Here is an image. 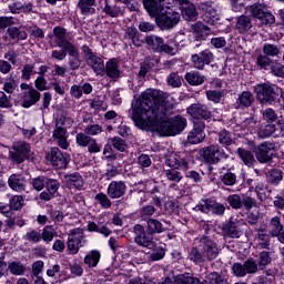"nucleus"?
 I'll return each mask as SVG.
<instances>
[{"mask_svg": "<svg viewBox=\"0 0 284 284\" xmlns=\"http://www.w3.org/2000/svg\"><path fill=\"white\" fill-rule=\"evenodd\" d=\"M174 106L158 90H146L132 103L131 119L140 130H155L163 136H174L170 116Z\"/></svg>", "mask_w": 284, "mask_h": 284, "instance_id": "1", "label": "nucleus"}, {"mask_svg": "<svg viewBox=\"0 0 284 284\" xmlns=\"http://www.w3.org/2000/svg\"><path fill=\"white\" fill-rule=\"evenodd\" d=\"M148 14L155 19L160 30H172L181 21V13L165 9V0H142Z\"/></svg>", "mask_w": 284, "mask_h": 284, "instance_id": "2", "label": "nucleus"}, {"mask_svg": "<svg viewBox=\"0 0 284 284\" xmlns=\"http://www.w3.org/2000/svg\"><path fill=\"white\" fill-rule=\"evenodd\" d=\"M254 92L261 105H272L278 99V87L275 84H257L254 87Z\"/></svg>", "mask_w": 284, "mask_h": 284, "instance_id": "3", "label": "nucleus"}, {"mask_svg": "<svg viewBox=\"0 0 284 284\" xmlns=\"http://www.w3.org/2000/svg\"><path fill=\"white\" fill-rule=\"evenodd\" d=\"M200 154L205 163L209 165H216L223 161V159H230V155L225 153V150L219 144H211L200 150Z\"/></svg>", "mask_w": 284, "mask_h": 284, "instance_id": "4", "label": "nucleus"}, {"mask_svg": "<svg viewBox=\"0 0 284 284\" xmlns=\"http://www.w3.org/2000/svg\"><path fill=\"white\" fill-rule=\"evenodd\" d=\"M134 243L140 247H145L146 250H154V235L145 231V226L141 224H135L133 226Z\"/></svg>", "mask_w": 284, "mask_h": 284, "instance_id": "5", "label": "nucleus"}, {"mask_svg": "<svg viewBox=\"0 0 284 284\" xmlns=\"http://www.w3.org/2000/svg\"><path fill=\"white\" fill-rule=\"evenodd\" d=\"M199 243L200 250H202L205 261L212 262L219 258V254H221V248L219 247V244L214 242V240L207 236H202L199 240Z\"/></svg>", "mask_w": 284, "mask_h": 284, "instance_id": "6", "label": "nucleus"}, {"mask_svg": "<svg viewBox=\"0 0 284 284\" xmlns=\"http://www.w3.org/2000/svg\"><path fill=\"white\" fill-rule=\"evenodd\" d=\"M85 245V234L82 229H73L68 234L67 247L70 254H79V250Z\"/></svg>", "mask_w": 284, "mask_h": 284, "instance_id": "7", "label": "nucleus"}, {"mask_svg": "<svg viewBox=\"0 0 284 284\" xmlns=\"http://www.w3.org/2000/svg\"><path fill=\"white\" fill-rule=\"evenodd\" d=\"M47 161L51 162L57 170H65L70 163V154L61 152L59 148H51L47 153Z\"/></svg>", "mask_w": 284, "mask_h": 284, "instance_id": "8", "label": "nucleus"}, {"mask_svg": "<svg viewBox=\"0 0 284 284\" xmlns=\"http://www.w3.org/2000/svg\"><path fill=\"white\" fill-rule=\"evenodd\" d=\"M258 163H272L274 160V144L272 142H263L253 150Z\"/></svg>", "mask_w": 284, "mask_h": 284, "instance_id": "9", "label": "nucleus"}, {"mask_svg": "<svg viewBox=\"0 0 284 284\" xmlns=\"http://www.w3.org/2000/svg\"><path fill=\"white\" fill-rule=\"evenodd\" d=\"M232 271L234 276H237L239 278H243V276H247V274H256L258 272V264H256V261L252 257L244 261V263H234L232 265Z\"/></svg>", "mask_w": 284, "mask_h": 284, "instance_id": "10", "label": "nucleus"}, {"mask_svg": "<svg viewBox=\"0 0 284 284\" xmlns=\"http://www.w3.org/2000/svg\"><path fill=\"white\" fill-rule=\"evenodd\" d=\"M187 114L192 116L193 119H204V121H207V119H212V112L205 104L201 103H193L187 109Z\"/></svg>", "mask_w": 284, "mask_h": 284, "instance_id": "11", "label": "nucleus"}, {"mask_svg": "<svg viewBox=\"0 0 284 284\" xmlns=\"http://www.w3.org/2000/svg\"><path fill=\"white\" fill-rule=\"evenodd\" d=\"M44 187L47 191L41 192L39 197L41 201H52L54 199V194L59 192V187H61V183L57 179L47 178V182Z\"/></svg>", "mask_w": 284, "mask_h": 284, "instance_id": "12", "label": "nucleus"}, {"mask_svg": "<svg viewBox=\"0 0 284 284\" xmlns=\"http://www.w3.org/2000/svg\"><path fill=\"white\" fill-rule=\"evenodd\" d=\"M251 14L254 19H258L265 24L274 23L275 21L274 14L265 11V9H263V4L255 3L251 6Z\"/></svg>", "mask_w": 284, "mask_h": 284, "instance_id": "13", "label": "nucleus"}, {"mask_svg": "<svg viewBox=\"0 0 284 284\" xmlns=\"http://www.w3.org/2000/svg\"><path fill=\"white\" fill-rule=\"evenodd\" d=\"M180 8L185 21H196L199 19L196 7L190 0H180Z\"/></svg>", "mask_w": 284, "mask_h": 284, "instance_id": "14", "label": "nucleus"}, {"mask_svg": "<svg viewBox=\"0 0 284 284\" xmlns=\"http://www.w3.org/2000/svg\"><path fill=\"white\" fill-rule=\"evenodd\" d=\"M164 162H165V165H168V168H170V169H180L183 171L189 170V163L185 161V159L181 158V155H179L174 152L165 155Z\"/></svg>", "mask_w": 284, "mask_h": 284, "instance_id": "15", "label": "nucleus"}, {"mask_svg": "<svg viewBox=\"0 0 284 284\" xmlns=\"http://www.w3.org/2000/svg\"><path fill=\"white\" fill-rule=\"evenodd\" d=\"M128 191V186L123 181H112L106 190V194L110 199H121V196L125 195Z\"/></svg>", "mask_w": 284, "mask_h": 284, "instance_id": "16", "label": "nucleus"}, {"mask_svg": "<svg viewBox=\"0 0 284 284\" xmlns=\"http://www.w3.org/2000/svg\"><path fill=\"white\" fill-rule=\"evenodd\" d=\"M41 101V93L36 89H29L21 95V105L22 108H32V105H37Z\"/></svg>", "mask_w": 284, "mask_h": 284, "instance_id": "17", "label": "nucleus"}, {"mask_svg": "<svg viewBox=\"0 0 284 284\" xmlns=\"http://www.w3.org/2000/svg\"><path fill=\"white\" fill-rule=\"evenodd\" d=\"M53 141L57 142V145H59L61 150H68V148H70V142H68V130L57 124L53 131Z\"/></svg>", "mask_w": 284, "mask_h": 284, "instance_id": "18", "label": "nucleus"}, {"mask_svg": "<svg viewBox=\"0 0 284 284\" xmlns=\"http://www.w3.org/2000/svg\"><path fill=\"white\" fill-rule=\"evenodd\" d=\"M69 54L68 65L69 70L75 71L81 68V53H79V48L74 44L64 49Z\"/></svg>", "mask_w": 284, "mask_h": 284, "instance_id": "19", "label": "nucleus"}, {"mask_svg": "<svg viewBox=\"0 0 284 284\" xmlns=\"http://www.w3.org/2000/svg\"><path fill=\"white\" fill-rule=\"evenodd\" d=\"M222 231L223 234H225V236H229L230 239H241V236L243 235L241 225H239V223L234 222L233 220L223 224Z\"/></svg>", "mask_w": 284, "mask_h": 284, "instance_id": "20", "label": "nucleus"}, {"mask_svg": "<svg viewBox=\"0 0 284 284\" xmlns=\"http://www.w3.org/2000/svg\"><path fill=\"white\" fill-rule=\"evenodd\" d=\"M26 178L21 174H12L9 176L8 185L13 190V192H26L27 185Z\"/></svg>", "mask_w": 284, "mask_h": 284, "instance_id": "21", "label": "nucleus"}, {"mask_svg": "<svg viewBox=\"0 0 284 284\" xmlns=\"http://www.w3.org/2000/svg\"><path fill=\"white\" fill-rule=\"evenodd\" d=\"M67 31L62 27H55L53 29V36L55 38V43L58 48H62V50H68V48H72V42L65 39Z\"/></svg>", "mask_w": 284, "mask_h": 284, "instance_id": "22", "label": "nucleus"}, {"mask_svg": "<svg viewBox=\"0 0 284 284\" xmlns=\"http://www.w3.org/2000/svg\"><path fill=\"white\" fill-rule=\"evenodd\" d=\"M124 37L136 48H141V45H143V36H141L135 27H128Z\"/></svg>", "mask_w": 284, "mask_h": 284, "instance_id": "23", "label": "nucleus"}, {"mask_svg": "<svg viewBox=\"0 0 284 284\" xmlns=\"http://www.w3.org/2000/svg\"><path fill=\"white\" fill-rule=\"evenodd\" d=\"M104 73H106V77H109V79H121V70L119 69V62H116V60L114 59L109 60L104 67Z\"/></svg>", "mask_w": 284, "mask_h": 284, "instance_id": "24", "label": "nucleus"}, {"mask_svg": "<svg viewBox=\"0 0 284 284\" xmlns=\"http://www.w3.org/2000/svg\"><path fill=\"white\" fill-rule=\"evenodd\" d=\"M87 65L100 75L105 74V63H103V59L98 55L89 58V60H87Z\"/></svg>", "mask_w": 284, "mask_h": 284, "instance_id": "25", "label": "nucleus"}, {"mask_svg": "<svg viewBox=\"0 0 284 284\" xmlns=\"http://www.w3.org/2000/svg\"><path fill=\"white\" fill-rule=\"evenodd\" d=\"M78 8L81 14H94L97 12V0H79Z\"/></svg>", "mask_w": 284, "mask_h": 284, "instance_id": "26", "label": "nucleus"}, {"mask_svg": "<svg viewBox=\"0 0 284 284\" xmlns=\"http://www.w3.org/2000/svg\"><path fill=\"white\" fill-rule=\"evenodd\" d=\"M235 28L240 34L250 32L252 30V18L250 16H240L236 20Z\"/></svg>", "mask_w": 284, "mask_h": 284, "instance_id": "27", "label": "nucleus"}, {"mask_svg": "<svg viewBox=\"0 0 284 284\" xmlns=\"http://www.w3.org/2000/svg\"><path fill=\"white\" fill-rule=\"evenodd\" d=\"M216 141L220 143L222 148H230V145H233L234 139H232V133L225 129L216 132Z\"/></svg>", "mask_w": 284, "mask_h": 284, "instance_id": "28", "label": "nucleus"}, {"mask_svg": "<svg viewBox=\"0 0 284 284\" xmlns=\"http://www.w3.org/2000/svg\"><path fill=\"white\" fill-rule=\"evenodd\" d=\"M145 230L146 232H149V234H152L153 236L154 234H163V232H165V227H163V223H161L156 219H149L146 222Z\"/></svg>", "mask_w": 284, "mask_h": 284, "instance_id": "29", "label": "nucleus"}, {"mask_svg": "<svg viewBox=\"0 0 284 284\" xmlns=\"http://www.w3.org/2000/svg\"><path fill=\"white\" fill-rule=\"evenodd\" d=\"M7 272L12 276H23L27 272L26 265L20 261H13L7 265Z\"/></svg>", "mask_w": 284, "mask_h": 284, "instance_id": "30", "label": "nucleus"}, {"mask_svg": "<svg viewBox=\"0 0 284 284\" xmlns=\"http://www.w3.org/2000/svg\"><path fill=\"white\" fill-rule=\"evenodd\" d=\"M7 34H9V38L11 41H26L28 39V33L26 30H22L21 28L18 27H10L7 30Z\"/></svg>", "mask_w": 284, "mask_h": 284, "instance_id": "31", "label": "nucleus"}, {"mask_svg": "<svg viewBox=\"0 0 284 284\" xmlns=\"http://www.w3.org/2000/svg\"><path fill=\"white\" fill-rule=\"evenodd\" d=\"M237 154L241 161L244 163V165H247V168H252L256 163V159H254V154L251 153V151L239 148Z\"/></svg>", "mask_w": 284, "mask_h": 284, "instance_id": "32", "label": "nucleus"}, {"mask_svg": "<svg viewBox=\"0 0 284 284\" xmlns=\"http://www.w3.org/2000/svg\"><path fill=\"white\" fill-rule=\"evenodd\" d=\"M163 42V38L159 36L151 34L145 37V43L153 50V52H161Z\"/></svg>", "mask_w": 284, "mask_h": 284, "instance_id": "33", "label": "nucleus"}, {"mask_svg": "<svg viewBox=\"0 0 284 284\" xmlns=\"http://www.w3.org/2000/svg\"><path fill=\"white\" fill-rule=\"evenodd\" d=\"M185 81L189 85H203L205 83V75L200 74L199 71H192L185 74Z\"/></svg>", "mask_w": 284, "mask_h": 284, "instance_id": "34", "label": "nucleus"}, {"mask_svg": "<svg viewBox=\"0 0 284 284\" xmlns=\"http://www.w3.org/2000/svg\"><path fill=\"white\" fill-rule=\"evenodd\" d=\"M171 123L173 125V134L176 136V134H181L187 128V119L178 115L173 120H171Z\"/></svg>", "mask_w": 284, "mask_h": 284, "instance_id": "35", "label": "nucleus"}, {"mask_svg": "<svg viewBox=\"0 0 284 284\" xmlns=\"http://www.w3.org/2000/svg\"><path fill=\"white\" fill-rule=\"evenodd\" d=\"M189 258L195 263V265H203L205 263V255H203V250H199V247L193 246L189 252Z\"/></svg>", "mask_w": 284, "mask_h": 284, "instance_id": "36", "label": "nucleus"}, {"mask_svg": "<svg viewBox=\"0 0 284 284\" xmlns=\"http://www.w3.org/2000/svg\"><path fill=\"white\" fill-rule=\"evenodd\" d=\"M180 169H166L164 170V176L170 183H181L183 181V174L179 171Z\"/></svg>", "mask_w": 284, "mask_h": 284, "instance_id": "37", "label": "nucleus"}, {"mask_svg": "<svg viewBox=\"0 0 284 284\" xmlns=\"http://www.w3.org/2000/svg\"><path fill=\"white\" fill-rule=\"evenodd\" d=\"M267 183H271V185H278L281 181H283V171L278 169H271L266 173Z\"/></svg>", "mask_w": 284, "mask_h": 284, "instance_id": "38", "label": "nucleus"}, {"mask_svg": "<svg viewBox=\"0 0 284 284\" xmlns=\"http://www.w3.org/2000/svg\"><path fill=\"white\" fill-rule=\"evenodd\" d=\"M276 132V124H263L258 128L257 134L260 139H270Z\"/></svg>", "mask_w": 284, "mask_h": 284, "instance_id": "39", "label": "nucleus"}, {"mask_svg": "<svg viewBox=\"0 0 284 284\" xmlns=\"http://www.w3.org/2000/svg\"><path fill=\"white\" fill-rule=\"evenodd\" d=\"M270 263H272V256L270 255V252L267 251L260 252L257 256V263H256L257 271L265 270V267H267Z\"/></svg>", "mask_w": 284, "mask_h": 284, "instance_id": "40", "label": "nucleus"}, {"mask_svg": "<svg viewBox=\"0 0 284 284\" xmlns=\"http://www.w3.org/2000/svg\"><path fill=\"white\" fill-rule=\"evenodd\" d=\"M253 185L255 187V193H256L258 201H261V202L267 201V194L265 193V190H266L265 182H263L261 180H254Z\"/></svg>", "mask_w": 284, "mask_h": 284, "instance_id": "41", "label": "nucleus"}, {"mask_svg": "<svg viewBox=\"0 0 284 284\" xmlns=\"http://www.w3.org/2000/svg\"><path fill=\"white\" fill-rule=\"evenodd\" d=\"M101 261V253L99 251H91L85 257L84 263L89 267H97Z\"/></svg>", "mask_w": 284, "mask_h": 284, "instance_id": "42", "label": "nucleus"}, {"mask_svg": "<svg viewBox=\"0 0 284 284\" xmlns=\"http://www.w3.org/2000/svg\"><path fill=\"white\" fill-rule=\"evenodd\" d=\"M237 103L243 108H251L254 103V95L250 91H244L239 95Z\"/></svg>", "mask_w": 284, "mask_h": 284, "instance_id": "43", "label": "nucleus"}, {"mask_svg": "<svg viewBox=\"0 0 284 284\" xmlns=\"http://www.w3.org/2000/svg\"><path fill=\"white\" fill-rule=\"evenodd\" d=\"M103 12H105L108 17H112V18L123 16V11L121 10V7L116 4H110L108 1H105Z\"/></svg>", "mask_w": 284, "mask_h": 284, "instance_id": "44", "label": "nucleus"}, {"mask_svg": "<svg viewBox=\"0 0 284 284\" xmlns=\"http://www.w3.org/2000/svg\"><path fill=\"white\" fill-rule=\"evenodd\" d=\"M12 150H17V152L22 153L28 159V156H30L31 146L30 143L20 140L13 143Z\"/></svg>", "mask_w": 284, "mask_h": 284, "instance_id": "45", "label": "nucleus"}, {"mask_svg": "<svg viewBox=\"0 0 284 284\" xmlns=\"http://www.w3.org/2000/svg\"><path fill=\"white\" fill-rule=\"evenodd\" d=\"M191 30H193V32L195 34H199V37H201L202 39H205V37H207V34H210V32L212 31L210 27L203 24V22H197L191 26Z\"/></svg>", "mask_w": 284, "mask_h": 284, "instance_id": "46", "label": "nucleus"}, {"mask_svg": "<svg viewBox=\"0 0 284 284\" xmlns=\"http://www.w3.org/2000/svg\"><path fill=\"white\" fill-rule=\"evenodd\" d=\"M270 227H271L270 234L272 236H278V234H281V232H283L284 230L283 224H281V217L275 216L271 219Z\"/></svg>", "mask_w": 284, "mask_h": 284, "instance_id": "47", "label": "nucleus"}, {"mask_svg": "<svg viewBox=\"0 0 284 284\" xmlns=\"http://www.w3.org/2000/svg\"><path fill=\"white\" fill-rule=\"evenodd\" d=\"M213 201L212 199L201 200L193 210H195V212H202L203 214H210V212H212Z\"/></svg>", "mask_w": 284, "mask_h": 284, "instance_id": "48", "label": "nucleus"}, {"mask_svg": "<svg viewBox=\"0 0 284 284\" xmlns=\"http://www.w3.org/2000/svg\"><path fill=\"white\" fill-rule=\"evenodd\" d=\"M48 182V176L40 175L31 180L30 184L36 190V192H41L45 187V183Z\"/></svg>", "mask_w": 284, "mask_h": 284, "instance_id": "49", "label": "nucleus"}, {"mask_svg": "<svg viewBox=\"0 0 284 284\" xmlns=\"http://www.w3.org/2000/svg\"><path fill=\"white\" fill-rule=\"evenodd\" d=\"M90 141H92V136L88 135V133L80 132L75 136V143L79 148H88L90 145Z\"/></svg>", "mask_w": 284, "mask_h": 284, "instance_id": "50", "label": "nucleus"}, {"mask_svg": "<svg viewBox=\"0 0 284 284\" xmlns=\"http://www.w3.org/2000/svg\"><path fill=\"white\" fill-rule=\"evenodd\" d=\"M2 90H4L7 94H14V90H17V80L12 75L6 78Z\"/></svg>", "mask_w": 284, "mask_h": 284, "instance_id": "51", "label": "nucleus"}, {"mask_svg": "<svg viewBox=\"0 0 284 284\" xmlns=\"http://www.w3.org/2000/svg\"><path fill=\"white\" fill-rule=\"evenodd\" d=\"M187 141L193 145H196L197 143H203V141H205V133L192 130L187 135Z\"/></svg>", "mask_w": 284, "mask_h": 284, "instance_id": "52", "label": "nucleus"}, {"mask_svg": "<svg viewBox=\"0 0 284 284\" xmlns=\"http://www.w3.org/2000/svg\"><path fill=\"white\" fill-rule=\"evenodd\" d=\"M152 251L150 258L151 261H161L165 256V248L163 246L156 245V242H154V247L149 248Z\"/></svg>", "mask_w": 284, "mask_h": 284, "instance_id": "53", "label": "nucleus"}, {"mask_svg": "<svg viewBox=\"0 0 284 284\" xmlns=\"http://www.w3.org/2000/svg\"><path fill=\"white\" fill-rule=\"evenodd\" d=\"M226 202L233 210H241V207H243V199H241V195L239 194L229 195Z\"/></svg>", "mask_w": 284, "mask_h": 284, "instance_id": "54", "label": "nucleus"}, {"mask_svg": "<svg viewBox=\"0 0 284 284\" xmlns=\"http://www.w3.org/2000/svg\"><path fill=\"white\" fill-rule=\"evenodd\" d=\"M21 79L24 81H30L37 71H34V64H24L21 70Z\"/></svg>", "mask_w": 284, "mask_h": 284, "instance_id": "55", "label": "nucleus"}, {"mask_svg": "<svg viewBox=\"0 0 284 284\" xmlns=\"http://www.w3.org/2000/svg\"><path fill=\"white\" fill-rule=\"evenodd\" d=\"M262 50L266 57H278L281 54V49L275 44L265 43Z\"/></svg>", "mask_w": 284, "mask_h": 284, "instance_id": "56", "label": "nucleus"}, {"mask_svg": "<svg viewBox=\"0 0 284 284\" xmlns=\"http://www.w3.org/2000/svg\"><path fill=\"white\" fill-rule=\"evenodd\" d=\"M263 120L266 121V123L274 124V122L278 119V115L276 114V111L274 109L268 108L265 109L262 113Z\"/></svg>", "mask_w": 284, "mask_h": 284, "instance_id": "57", "label": "nucleus"}, {"mask_svg": "<svg viewBox=\"0 0 284 284\" xmlns=\"http://www.w3.org/2000/svg\"><path fill=\"white\" fill-rule=\"evenodd\" d=\"M41 234V240L44 241V243H51L53 241L54 235L57 234V231L52 229V226H45L42 231Z\"/></svg>", "mask_w": 284, "mask_h": 284, "instance_id": "58", "label": "nucleus"}, {"mask_svg": "<svg viewBox=\"0 0 284 284\" xmlns=\"http://www.w3.org/2000/svg\"><path fill=\"white\" fill-rule=\"evenodd\" d=\"M256 63L262 70H267V68H272V63L274 62L272 61V59H270V57L260 54L256 58Z\"/></svg>", "mask_w": 284, "mask_h": 284, "instance_id": "59", "label": "nucleus"}, {"mask_svg": "<svg viewBox=\"0 0 284 284\" xmlns=\"http://www.w3.org/2000/svg\"><path fill=\"white\" fill-rule=\"evenodd\" d=\"M65 181L70 185H74V187H81V185H83V179L79 175V173H72L67 175Z\"/></svg>", "mask_w": 284, "mask_h": 284, "instance_id": "60", "label": "nucleus"}, {"mask_svg": "<svg viewBox=\"0 0 284 284\" xmlns=\"http://www.w3.org/2000/svg\"><path fill=\"white\" fill-rule=\"evenodd\" d=\"M95 201L100 203L101 207L104 210H110L112 207V201L104 193H98L95 195Z\"/></svg>", "mask_w": 284, "mask_h": 284, "instance_id": "61", "label": "nucleus"}, {"mask_svg": "<svg viewBox=\"0 0 284 284\" xmlns=\"http://www.w3.org/2000/svg\"><path fill=\"white\" fill-rule=\"evenodd\" d=\"M9 159L13 161V163L21 165V163H23V161H26V159L28 158L20 153V151L12 149L11 151H9Z\"/></svg>", "mask_w": 284, "mask_h": 284, "instance_id": "62", "label": "nucleus"}, {"mask_svg": "<svg viewBox=\"0 0 284 284\" xmlns=\"http://www.w3.org/2000/svg\"><path fill=\"white\" fill-rule=\"evenodd\" d=\"M9 205L11 210H21V207H23V197L21 195H13L9 200Z\"/></svg>", "mask_w": 284, "mask_h": 284, "instance_id": "63", "label": "nucleus"}, {"mask_svg": "<svg viewBox=\"0 0 284 284\" xmlns=\"http://www.w3.org/2000/svg\"><path fill=\"white\" fill-rule=\"evenodd\" d=\"M271 72L274 77H280V79H284V65L278 62H273L271 64Z\"/></svg>", "mask_w": 284, "mask_h": 284, "instance_id": "64", "label": "nucleus"}]
</instances>
